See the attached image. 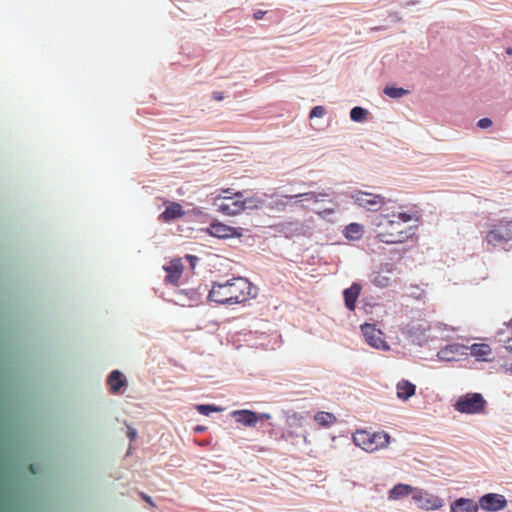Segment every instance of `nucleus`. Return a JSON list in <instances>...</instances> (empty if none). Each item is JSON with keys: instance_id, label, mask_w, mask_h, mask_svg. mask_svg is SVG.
I'll return each instance as SVG.
<instances>
[{"instance_id": "1", "label": "nucleus", "mask_w": 512, "mask_h": 512, "mask_svg": "<svg viewBox=\"0 0 512 512\" xmlns=\"http://www.w3.org/2000/svg\"><path fill=\"white\" fill-rule=\"evenodd\" d=\"M256 296V288L243 277H234L224 283L215 282L208 299L218 304H240Z\"/></svg>"}, {"instance_id": "2", "label": "nucleus", "mask_w": 512, "mask_h": 512, "mask_svg": "<svg viewBox=\"0 0 512 512\" xmlns=\"http://www.w3.org/2000/svg\"><path fill=\"white\" fill-rule=\"evenodd\" d=\"M408 213L393 214L392 218L381 214L377 226V238L386 244H399L406 242L412 235L411 228L404 224L412 220Z\"/></svg>"}, {"instance_id": "3", "label": "nucleus", "mask_w": 512, "mask_h": 512, "mask_svg": "<svg viewBox=\"0 0 512 512\" xmlns=\"http://www.w3.org/2000/svg\"><path fill=\"white\" fill-rule=\"evenodd\" d=\"M352 438L355 445L369 453L386 448L390 443V435L384 431L371 433L366 430H358Z\"/></svg>"}, {"instance_id": "4", "label": "nucleus", "mask_w": 512, "mask_h": 512, "mask_svg": "<svg viewBox=\"0 0 512 512\" xmlns=\"http://www.w3.org/2000/svg\"><path fill=\"white\" fill-rule=\"evenodd\" d=\"M485 242L493 248H506L512 242V220L501 219L489 225Z\"/></svg>"}, {"instance_id": "5", "label": "nucleus", "mask_w": 512, "mask_h": 512, "mask_svg": "<svg viewBox=\"0 0 512 512\" xmlns=\"http://www.w3.org/2000/svg\"><path fill=\"white\" fill-rule=\"evenodd\" d=\"M247 201L241 192H235L233 196L218 195L214 198L213 205L217 211L226 216H236L246 208Z\"/></svg>"}, {"instance_id": "6", "label": "nucleus", "mask_w": 512, "mask_h": 512, "mask_svg": "<svg viewBox=\"0 0 512 512\" xmlns=\"http://www.w3.org/2000/svg\"><path fill=\"white\" fill-rule=\"evenodd\" d=\"M487 402L480 393H467L458 398L454 408L465 414H477L484 411Z\"/></svg>"}, {"instance_id": "7", "label": "nucleus", "mask_w": 512, "mask_h": 512, "mask_svg": "<svg viewBox=\"0 0 512 512\" xmlns=\"http://www.w3.org/2000/svg\"><path fill=\"white\" fill-rule=\"evenodd\" d=\"M351 198L357 205L370 211H378L385 204V199L380 194L365 191H355Z\"/></svg>"}, {"instance_id": "8", "label": "nucleus", "mask_w": 512, "mask_h": 512, "mask_svg": "<svg viewBox=\"0 0 512 512\" xmlns=\"http://www.w3.org/2000/svg\"><path fill=\"white\" fill-rule=\"evenodd\" d=\"M361 331L365 337L366 342L373 348L387 351L389 345L383 339V333L377 329L375 325L365 323L361 325Z\"/></svg>"}, {"instance_id": "9", "label": "nucleus", "mask_w": 512, "mask_h": 512, "mask_svg": "<svg viewBox=\"0 0 512 512\" xmlns=\"http://www.w3.org/2000/svg\"><path fill=\"white\" fill-rule=\"evenodd\" d=\"M430 327L422 322L411 321L403 328V334H405L413 343L418 345L423 344L427 341V332Z\"/></svg>"}, {"instance_id": "10", "label": "nucleus", "mask_w": 512, "mask_h": 512, "mask_svg": "<svg viewBox=\"0 0 512 512\" xmlns=\"http://www.w3.org/2000/svg\"><path fill=\"white\" fill-rule=\"evenodd\" d=\"M413 500L417 503L420 509L427 511L437 510L443 506V501L440 497L422 490H419L413 494Z\"/></svg>"}, {"instance_id": "11", "label": "nucleus", "mask_w": 512, "mask_h": 512, "mask_svg": "<svg viewBox=\"0 0 512 512\" xmlns=\"http://www.w3.org/2000/svg\"><path fill=\"white\" fill-rule=\"evenodd\" d=\"M478 505L485 511H499L506 507L507 500L503 495L488 493L480 497Z\"/></svg>"}, {"instance_id": "12", "label": "nucleus", "mask_w": 512, "mask_h": 512, "mask_svg": "<svg viewBox=\"0 0 512 512\" xmlns=\"http://www.w3.org/2000/svg\"><path fill=\"white\" fill-rule=\"evenodd\" d=\"M164 270L166 272L165 282L176 285L182 276L184 265L181 259H173L168 265L164 266Z\"/></svg>"}, {"instance_id": "13", "label": "nucleus", "mask_w": 512, "mask_h": 512, "mask_svg": "<svg viewBox=\"0 0 512 512\" xmlns=\"http://www.w3.org/2000/svg\"><path fill=\"white\" fill-rule=\"evenodd\" d=\"M467 347L457 343L446 345L438 352V357L445 361H455L459 356L466 354Z\"/></svg>"}, {"instance_id": "14", "label": "nucleus", "mask_w": 512, "mask_h": 512, "mask_svg": "<svg viewBox=\"0 0 512 512\" xmlns=\"http://www.w3.org/2000/svg\"><path fill=\"white\" fill-rule=\"evenodd\" d=\"M207 232L214 237L217 238H229L235 236L236 229L233 227H230L228 225H225L220 222H214L209 225L207 228Z\"/></svg>"}, {"instance_id": "15", "label": "nucleus", "mask_w": 512, "mask_h": 512, "mask_svg": "<svg viewBox=\"0 0 512 512\" xmlns=\"http://www.w3.org/2000/svg\"><path fill=\"white\" fill-rule=\"evenodd\" d=\"M185 214L183 207L177 202H169L165 210L160 214L159 218L164 222L181 218Z\"/></svg>"}, {"instance_id": "16", "label": "nucleus", "mask_w": 512, "mask_h": 512, "mask_svg": "<svg viewBox=\"0 0 512 512\" xmlns=\"http://www.w3.org/2000/svg\"><path fill=\"white\" fill-rule=\"evenodd\" d=\"M361 285L359 283H353L349 288L343 291L345 306L350 311H354L356 307V301L361 293Z\"/></svg>"}, {"instance_id": "17", "label": "nucleus", "mask_w": 512, "mask_h": 512, "mask_svg": "<svg viewBox=\"0 0 512 512\" xmlns=\"http://www.w3.org/2000/svg\"><path fill=\"white\" fill-rule=\"evenodd\" d=\"M232 416L236 422L248 427H253L258 422V415L251 410H236L232 412Z\"/></svg>"}, {"instance_id": "18", "label": "nucleus", "mask_w": 512, "mask_h": 512, "mask_svg": "<svg viewBox=\"0 0 512 512\" xmlns=\"http://www.w3.org/2000/svg\"><path fill=\"white\" fill-rule=\"evenodd\" d=\"M478 509V503L468 498H459L451 504L452 512H478Z\"/></svg>"}, {"instance_id": "19", "label": "nucleus", "mask_w": 512, "mask_h": 512, "mask_svg": "<svg viewBox=\"0 0 512 512\" xmlns=\"http://www.w3.org/2000/svg\"><path fill=\"white\" fill-rule=\"evenodd\" d=\"M397 397L402 401H407L415 395L416 386L406 379H402L396 385Z\"/></svg>"}, {"instance_id": "20", "label": "nucleus", "mask_w": 512, "mask_h": 512, "mask_svg": "<svg viewBox=\"0 0 512 512\" xmlns=\"http://www.w3.org/2000/svg\"><path fill=\"white\" fill-rule=\"evenodd\" d=\"M107 384L112 394H117L120 389L127 385V381L123 378L122 373L119 370H113L107 379Z\"/></svg>"}, {"instance_id": "21", "label": "nucleus", "mask_w": 512, "mask_h": 512, "mask_svg": "<svg viewBox=\"0 0 512 512\" xmlns=\"http://www.w3.org/2000/svg\"><path fill=\"white\" fill-rule=\"evenodd\" d=\"M414 488L408 484H397L389 491V499L397 500L401 497L408 496L412 494Z\"/></svg>"}, {"instance_id": "22", "label": "nucleus", "mask_w": 512, "mask_h": 512, "mask_svg": "<svg viewBox=\"0 0 512 512\" xmlns=\"http://www.w3.org/2000/svg\"><path fill=\"white\" fill-rule=\"evenodd\" d=\"M363 226L359 223H350L343 231L345 238L348 240H359L363 236Z\"/></svg>"}, {"instance_id": "23", "label": "nucleus", "mask_w": 512, "mask_h": 512, "mask_svg": "<svg viewBox=\"0 0 512 512\" xmlns=\"http://www.w3.org/2000/svg\"><path fill=\"white\" fill-rule=\"evenodd\" d=\"M470 353L471 355L477 357L478 359L485 360L488 355L491 354V348L488 344L484 343H475L471 345Z\"/></svg>"}, {"instance_id": "24", "label": "nucleus", "mask_w": 512, "mask_h": 512, "mask_svg": "<svg viewBox=\"0 0 512 512\" xmlns=\"http://www.w3.org/2000/svg\"><path fill=\"white\" fill-rule=\"evenodd\" d=\"M314 420L322 427H329L336 423L337 418L330 412L320 411L315 414Z\"/></svg>"}, {"instance_id": "25", "label": "nucleus", "mask_w": 512, "mask_h": 512, "mask_svg": "<svg viewBox=\"0 0 512 512\" xmlns=\"http://www.w3.org/2000/svg\"><path fill=\"white\" fill-rule=\"evenodd\" d=\"M286 198H302L304 201H313L315 203L322 201L325 197H328L327 193H315V192H307L296 195H287Z\"/></svg>"}, {"instance_id": "26", "label": "nucleus", "mask_w": 512, "mask_h": 512, "mask_svg": "<svg viewBox=\"0 0 512 512\" xmlns=\"http://www.w3.org/2000/svg\"><path fill=\"white\" fill-rule=\"evenodd\" d=\"M372 283L379 288H385L390 284V277L384 273L377 272L373 276Z\"/></svg>"}, {"instance_id": "27", "label": "nucleus", "mask_w": 512, "mask_h": 512, "mask_svg": "<svg viewBox=\"0 0 512 512\" xmlns=\"http://www.w3.org/2000/svg\"><path fill=\"white\" fill-rule=\"evenodd\" d=\"M368 111L362 107H354L350 111V117L355 122H363L366 120Z\"/></svg>"}, {"instance_id": "28", "label": "nucleus", "mask_w": 512, "mask_h": 512, "mask_svg": "<svg viewBox=\"0 0 512 512\" xmlns=\"http://www.w3.org/2000/svg\"><path fill=\"white\" fill-rule=\"evenodd\" d=\"M384 93L391 98H400L407 94V91L403 88L386 87Z\"/></svg>"}, {"instance_id": "29", "label": "nucleus", "mask_w": 512, "mask_h": 512, "mask_svg": "<svg viewBox=\"0 0 512 512\" xmlns=\"http://www.w3.org/2000/svg\"><path fill=\"white\" fill-rule=\"evenodd\" d=\"M197 411L202 414L208 416L211 412L219 411L217 407L211 405H198L196 407Z\"/></svg>"}, {"instance_id": "30", "label": "nucleus", "mask_w": 512, "mask_h": 512, "mask_svg": "<svg viewBox=\"0 0 512 512\" xmlns=\"http://www.w3.org/2000/svg\"><path fill=\"white\" fill-rule=\"evenodd\" d=\"M326 110L323 106H315L310 111L309 117L310 118H320L323 117Z\"/></svg>"}, {"instance_id": "31", "label": "nucleus", "mask_w": 512, "mask_h": 512, "mask_svg": "<svg viewBox=\"0 0 512 512\" xmlns=\"http://www.w3.org/2000/svg\"><path fill=\"white\" fill-rule=\"evenodd\" d=\"M330 202L333 204L334 207H331V208H325L321 211H318L317 214L320 215L321 217H326L328 215H332L335 213V210H336V207H338V203L330 200Z\"/></svg>"}, {"instance_id": "32", "label": "nucleus", "mask_w": 512, "mask_h": 512, "mask_svg": "<svg viewBox=\"0 0 512 512\" xmlns=\"http://www.w3.org/2000/svg\"><path fill=\"white\" fill-rule=\"evenodd\" d=\"M492 125V120L489 118H482L478 121V126L482 129L489 128Z\"/></svg>"}, {"instance_id": "33", "label": "nucleus", "mask_w": 512, "mask_h": 512, "mask_svg": "<svg viewBox=\"0 0 512 512\" xmlns=\"http://www.w3.org/2000/svg\"><path fill=\"white\" fill-rule=\"evenodd\" d=\"M265 14H266V11L257 10L256 12H254L253 17L256 20H260V19H262L264 17Z\"/></svg>"}, {"instance_id": "34", "label": "nucleus", "mask_w": 512, "mask_h": 512, "mask_svg": "<svg viewBox=\"0 0 512 512\" xmlns=\"http://www.w3.org/2000/svg\"><path fill=\"white\" fill-rule=\"evenodd\" d=\"M233 194H235L233 192V190L231 188H227V189H222L221 190V194L220 195H228V196H233Z\"/></svg>"}, {"instance_id": "35", "label": "nucleus", "mask_w": 512, "mask_h": 512, "mask_svg": "<svg viewBox=\"0 0 512 512\" xmlns=\"http://www.w3.org/2000/svg\"><path fill=\"white\" fill-rule=\"evenodd\" d=\"M505 347L508 351L512 352V336L508 338V340L506 341Z\"/></svg>"}, {"instance_id": "36", "label": "nucleus", "mask_w": 512, "mask_h": 512, "mask_svg": "<svg viewBox=\"0 0 512 512\" xmlns=\"http://www.w3.org/2000/svg\"><path fill=\"white\" fill-rule=\"evenodd\" d=\"M504 369L507 371V372H510L512 373V361L511 362H506L504 365H503Z\"/></svg>"}, {"instance_id": "37", "label": "nucleus", "mask_w": 512, "mask_h": 512, "mask_svg": "<svg viewBox=\"0 0 512 512\" xmlns=\"http://www.w3.org/2000/svg\"><path fill=\"white\" fill-rule=\"evenodd\" d=\"M142 498H143L147 503H149L150 505H152V506L154 505L150 496H147L146 494H144V493H143V494H142Z\"/></svg>"}, {"instance_id": "38", "label": "nucleus", "mask_w": 512, "mask_h": 512, "mask_svg": "<svg viewBox=\"0 0 512 512\" xmlns=\"http://www.w3.org/2000/svg\"><path fill=\"white\" fill-rule=\"evenodd\" d=\"M213 96H214V99L217 101H221L223 99V95L219 92H214Z\"/></svg>"}, {"instance_id": "39", "label": "nucleus", "mask_w": 512, "mask_h": 512, "mask_svg": "<svg viewBox=\"0 0 512 512\" xmlns=\"http://www.w3.org/2000/svg\"><path fill=\"white\" fill-rule=\"evenodd\" d=\"M129 437H130L131 440H134L135 437H136V432L134 430L129 431Z\"/></svg>"}, {"instance_id": "40", "label": "nucleus", "mask_w": 512, "mask_h": 512, "mask_svg": "<svg viewBox=\"0 0 512 512\" xmlns=\"http://www.w3.org/2000/svg\"><path fill=\"white\" fill-rule=\"evenodd\" d=\"M506 52H507V54L511 55V54H512V48H508V49L506 50Z\"/></svg>"}, {"instance_id": "41", "label": "nucleus", "mask_w": 512, "mask_h": 512, "mask_svg": "<svg viewBox=\"0 0 512 512\" xmlns=\"http://www.w3.org/2000/svg\"><path fill=\"white\" fill-rule=\"evenodd\" d=\"M507 326L512 329V319L507 323Z\"/></svg>"}]
</instances>
